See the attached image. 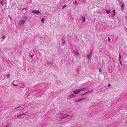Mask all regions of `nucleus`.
<instances>
[{"instance_id": "f257e3e1", "label": "nucleus", "mask_w": 127, "mask_h": 127, "mask_svg": "<svg viewBox=\"0 0 127 127\" xmlns=\"http://www.w3.org/2000/svg\"><path fill=\"white\" fill-rule=\"evenodd\" d=\"M68 115L67 114H65L62 116H61L60 118V119H64L66 117H67Z\"/></svg>"}, {"instance_id": "f03ea898", "label": "nucleus", "mask_w": 127, "mask_h": 127, "mask_svg": "<svg viewBox=\"0 0 127 127\" xmlns=\"http://www.w3.org/2000/svg\"><path fill=\"white\" fill-rule=\"evenodd\" d=\"M81 90L80 89H78L74 90L73 91V93L76 94H78L80 93Z\"/></svg>"}, {"instance_id": "7ed1b4c3", "label": "nucleus", "mask_w": 127, "mask_h": 127, "mask_svg": "<svg viewBox=\"0 0 127 127\" xmlns=\"http://www.w3.org/2000/svg\"><path fill=\"white\" fill-rule=\"evenodd\" d=\"M32 13H33L39 14L40 13V12L38 10H33L32 11Z\"/></svg>"}, {"instance_id": "20e7f679", "label": "nucleus", "mask_w": 127, "mask_h": 127, "mask_svg": "<svg viewBox=\"0 0 127 127\" xmlns=\"http://www.w3.org/2000/svg\"><path fill=\"white\" fill-rule=\"evenodd\" d=\"M25 21L23 20H22L19 23V25H21L24 24L25 23Z\"/></svg>"}, {"instance_id": "39448f33", "label": "nucleus", "mask_w": 127, "mask_h": 127, "mask_svg": "<svg viewBox=\"0 0 127 127\" xmlns=\"http://www.w3.org/2000/svg\"><path fill=\"white\" fill-rule=\"evenodd\" d=\"M74 53L76 55L78 56L79 55V54L77 51L75 50H73Z\"/></svg>"}, {"instance_id": "423d86ee", "label": "nucleus", "mask_w": 127, "mask_h": 127, "mask_svg": "<svg viewBox=\"0 0 127 127\" xmlns=\"http://www.w3.org/2000/svg\"><path fill=\"white\" fill-rule=\"evenodd\" d=\"M82 20L83 22H85V17L84 16H82Z\"/></svg>"}, {"instance_id": "0eeeda50", "label": "nucleus", "mask_w": 127, "mask_h": 127, "mask_svg": "<svg viewBox=\"0 0 127 127\" xmlns=\"http://www.w3.org/2000/svg\"><path fill=\"white\" fill-rule=\"evenodd\" d=\"M87 88H83L82 89H81L80 90H81V91H83L84 90H87Z\"/></svg>"}, {"instance_id": "6e6552de", "label": "nucleus", "mask_w": 127, "mask_h": 127, "mask_svg": "<svg viewBox=\"0 0 127 127\" xmlns=\"http://www.w3.org/2000/svg\"><path fill=\"white\" fill-rule=\"evenodd\" d=\"M44 21V18H42L41 20V22L42 23H43Z\"/></svg>"}, {"instance_id": "1a4fd4ad", "label": "nucleus", "mask_w": 127, "mask_h": 127, "mask_svg": "<svg viewBox=\"0 0 127 127\" xmlns=\"http://www.w3.org/2000/svg\"><path fill=\"white\" fill-rule=\"evenodd\" d=\"M75 96L74 94H72L69 96H68L69 97H72Z\"/></svg>"}, {"instance_id": "9d476101", "label": "nucleus", "mask_w": 127, "mask_h": 127, "mask_svg": "<svg viewBox=\"0 0 127 127\" xmlns=\"http://www.w3.org/2000/svg\"><path fill=\"white\" fill-rule=\"evenodd\" d=\"M106 13L107 14H109L110 12V11L108 10L107 9L106 10Z\"/></svg>"}, {"instance_id": "9b49d317", "label": "nucleus", "mask_w": 127, "mask_h": 127, "mask_svg": "<svg viewBox=\"0 0 127 127\" xmlns=\"http://www.w3.org/2000/svg\"><path fill=\"white\" fill-rule=\"evenodd\" d=\"M87 56L88 58V59H90L91 57V55H89V54L87 55Z\"/></svg>"}, {"instance_id": "f8f14e48", "label": "nucleus", "mask_w": 127, "mask_h": 127, "mask_svg": "<svg viewBox=\"0 0 127 127\" xmlns=\"http://www.w3.org/2000/svg\"><path fill=\"white\" fill-rule=\"evenodd\" d=\"M119 61L120 62V59L121 58V55H120V54H119Z\"/></svg>"}, {"instance_id": "ddd939ff", "label": "nucleus", "mask_w": 127, "mask_h": 127, "mask_svg": "<svg viewBox=\"0 0 127 127\" xmlns=\"http://www.w3.org/2000/svg\"><path fill=\"white\" fill-rule=\"evenodd\" d=\"M0 3L1 4V5H3V1H2L0 0Z\"/></svg>"}, {"instance_id": "4468645a", "label": "nucleus", "mask_w": 127, "mask_h": 127, "mask_svg": "<svg viewBox=\"0 0 127 127\" xmlns=\"http://www.w3.org/2000/svg\"><path fill=\"white\" fill-rule=\"evenodd\" d=\"M93 91V90H89L87 92L88 93H90Z\"/></svg>"}, {"instance_id": "2eb2a0df", "label": "nucleus", "mask_w": 127, "mask_h": 127, "mask_svg": "<svg viewBox=\"0 0 127 127\" xmlns=\"http://www.w3.org/2000/svg\"><path fill=\"white\" fill-rule=\"evenodd\" d=\"M80 101H81V100H80V99H78L77 100L75 101V102H79Z\"/></svg>"}, {"instance_id": "dca6fc26", "label": "nucleus", "mask_w": 127, "mask_h": 127, "mask_svg": "<svg viewBox=\"0 0 127 127\" xmlns=\"http://www.w3.org/2000/svg\"><path fill=\"white\" fill-rule=\"evenodd\" d=\"M66 5H64V6H63V7L62 8V9H63V8H65L66 6Z\"/></svg>"}, {"instance_id": "f3484780", "label": "nucleus", "mask_w": 127, "mask_h": 127, "mask_svg": "<svg viewBox=\"0 0 127 127\" xmlns=\"http://www.w3.org/2000/svg\"><path fill=\"white\" fill-rule=\"evenodd\" d=\"M121 6H122V8L123 9H124V5L123 4H122L121 5Z\"/></svg>"}, {"instance_id": "a211bd4d", "label": "nucleus", "mask_w": 127, "mask_h": 127, "mask_svg": "<svg viewBox=\"0 0 127 127\" xmlns=\"http://www.w3.org/2000/svg\"><path fill=\"white\" fill-rule=\"evenodd\" d=\"M88 93L87 92H86V93H84V94H83L82 95H85V94H88Z\"/></svg>"}, {"instance_id": "6ab92c4d", "label": "nucleus", "mask_w": 127, "mask_h": 127, "mask_svg": "<svg viewBox=\"0 0 127 127\" xmlns=\"http://www.w3.org/2000/svg\"><path fill=\"white\" fill-rule=\"evenodd\" d=\"M26 113H23L21 114V115L22 116V115H26Z\"/></svg>"}, {"instance_id": "aec40b11", "label": "nucleus", "mask_w": 127, "mask_h": 127, "mask_svg": "<svg viewBox=\"0 0 127 127\" xmlns=\"http://www.w3.org/2000/svg\"><path fill=\"white\" fill-rule=\"evenodd\" d=\"M26 9H25V8H23V9H22V11H24V10H25V12H26Z\"/></svg>"}, {"instance_id": "412c9836", "label": "nucleus", "mask_w": 127, "mask_h": 127, "mask_svg": "<svg viewBox=\"0 0 127 127\" xmlns=\"http://www.w3.org/2000/svg\"><path fill=\"white\" fill-rule=\"evenodd\" d=\"M115 13V10H113V13H114V14H113V16H114V15Z\"/></svg>"}, {"instance_id": "4be33fe9", "label": "nucleus", "mask_w": 127, "mask_h": 127, "mask_svg": "<svg viewBox=\"0 0 127 127\" xmlns=\"http://www.w3.org/2000/svg\"><path fill=\"white\" fill-rule=\"evenodd\" d=\"M108 40L109 42H110V40H111L108 37Z\"/></svg>"}, {"instance_id": "5701e85b", "label": "nucleus", "mask_w": 127, "mask_h": 127, "mask_svg": "<svg viewBox=\"0 0 127 127\" xmlns=\"http://www.w3.org/2000/svg\"><path fill=\"white\" fill-rule=\"evenodd\" d=\"M10 74H7V78H8Z\"/></svg>"}, {"instance_id": "b1692460", "label": "nucleus", "mask_w": 127, "mask_h": 127, "mask_svg": "<svg viewBox=\"0 0 127 127\" xmlns=\"http://www.w3.org/2000/svg\"><path fill=\"white\" fill-rule=\"evenodd\" d=\"M85 99H86V98H82V99H80V100H81V101L82 100Z\"/></svg>"}, {"instance_id": "393cba45", "label": "nucleus", "mask_w": 127, "mask_h": 127, "mask_svg": "<svg viewBox=\"0 0 127 127\" xmlns=\"http://www.w3.org/2000/svg\"><path fill=\"white\" fill-rule=\"evenodd\" d=\"M22 116V115H21V114H20V115H19L18 116H17V117H20V116Z\"/></svg>"}, {"instance_id": "a878e982", "label": "nucleus", "mask_w": 127, "mask_h": 127, "mask_svg": "<svg viewBox=\"0 0 127 127\" xmlns=\"http://www.w3.org/2000/svg\"><path fill=\"white\" fill-rule=\"evenodd\" d=\"M99 71L100 72H101V69L100 68V69H99Z\"/></svg>"}, {"instance_id": "bb28decb", "label": "nucleus", "mask_w": 127, "mask_h": 127, "mask_svg": "<svg viewBox=\"0 0 127 127\" xmlns=\"http://www.w3.org/2000/svg\"><path fill=\"white\" fill-rule=\"evenodd\" d=\"M2 38L3 39L5 38V36H3L2 37Z\"/></svg>"}, {"instance_id": "cd10ccee", "label": "nucleus", "mask_w": 127, "mask_h": 127, "mask_svg": "<svg viewBox=\"0 0 127 127\" xmlns=\"http://www.w3.org/2000/svg\"><path fill=\"white\" fill-rule=\"evenodd\" d=\"M18 85L17 84V85H15V84H13V85L14 86H17Z\"/></svg>"}, {"instance_id": "c85d7f7f", "label": "nucleus", "mask_w": 127, "mask_h": 127, "mask_svg": "<svg viewBox=\"0 0 127 127\" xmlns=\"http://www.w3.org/2000/svg\"><path fill=\"white\" fill-rule=\"evenodd\" d=\"M77 3V2H76V0H75V4H76Z\"/></svg>"}, {"instance_id": "c756f323", "label": "nucleus", "mask_w": 127, "mask_h": 127, "mask_svg": "<svg viewBox=\"0 0 127 127\" xmlns=\"http://www.w3.org/2000/svg\"><path fill=\"white\" fill-rule=\"evenodd\" d=\"M91 54H92V52H90V55H91Z\"/></svg>"}, {"instance_id": "7c9ffc66", "label": "nucleus", "mask_w": 127, "mask_h": 127, "mask_svg": "<svg viewBox=\"0 0 127 127\" xmlns=\"http://www.w3.org/2000/svg\"><path fill=\"white\" fill-rule=\"evenodd\" d=\"M31 58H33V55H31Z\"/></svg>"}, {"instance_id": "2f4dec72", "label": "nucleus", "mask_w": 127, "mask_h": 127, "mask_svg": "<svg viewBox=\"0 0 127 127\" xmlns=\"http://www.w3.org/2000/svg\"><path fill=\"white\" fill-rule=\"evenodd\" d=\"M108 87H109L110 86V84H108Z\"/></svg>"}, {"instance_id": "473e14b6", "label": "nucleus", "mask_w": 127, "mask_h": 127, "mask_svg": "<svg viewBox=\"0 0 127 127\" xmlns=\"http://www.w3.org/2000/svg\"><path fill=\"white\" fill-rule=\"evenodd\" d=\"M120 63L121 65V66L122 65L121 62V61H120Z\"/></svg>"}, {"instance_id": "72a5a7b5", "label": "nucleus", "mask_w": 127, "mask_h": 127, "mask_svg": "<svg viewBox=\"0 0 127 127\" xmlns=\"http://www.w3.org/2000/svg\"><path fill=\"white\" fill-rule=\"evenodd\" d=\"M8 125H6L5 127H8Z\"/></svg>"}, {"instance_id": "f704fd0d", "label": "nucleus", "mask_w": 127, "mask_h": 127, "mask_svg": "<svg viewBox=\"0 0 127 127\" xmlns=\"http://www.w3.org/2000/svg\"><path fill=\"white\" fill-rule=\"evenodd\" d=\"M77 71L79 70V69H77Z\"/></svg>"}, {"instance_id": "c9c22d12", "label": "nucleus", "mask_w": 127, "mask_h": 127, "mask_svg": "<svg viewBox=\"0 0 127 127\" xmlns=\"http://www.w3.org/2000/svg\"><path fill=\"white\" fill-rule=\"evenodd\" d=\"M77 71L79 70V69H77Z\"/></svg>"}, {"instance_id": "e433bc0d", "label": "nucleus", "mask_w": 127, "mask_h": 127, "mask_svg": "<svg viewBox=\"0 0 127 127\" xmlns=\"http://www.w3.org/2000/svg\"><path fill=\"white\" fill-rule=\"evenodd\" d=\"M21 106H19L18 107H20Z\"/></svg>"}]
</instances>
